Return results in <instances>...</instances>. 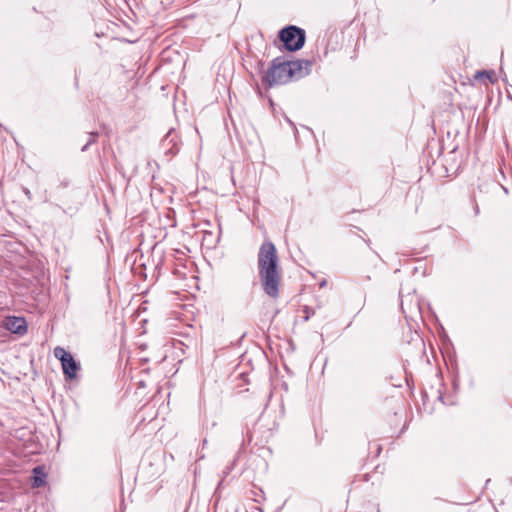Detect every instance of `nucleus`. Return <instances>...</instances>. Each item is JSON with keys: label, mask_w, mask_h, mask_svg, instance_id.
<instances>
[{"label": "nucleus", "mask_w": 512, "mask_h": 512, "mask_svg": "<svg viewBox=\"0 0 512 512\" xmlns=\"http://www.w3.org/2000/svg\"><path fill=\"white\" fill-rule=\"evenodd\" d=\"M439 399H440L443 403H445V404H446V402L444 401V399H443V396H442V395H439Z\"/></svg>", "instance_id": "nucleus-15"}, {"label": "nucleus", "mask_w": 512, "mask_h": 512, "mask_svg": "<svg viewBox=\"0 0 512 512\" xmlns=\"http://www.w3.org/2000/svg\"><path fill=\"white\" fill-rule=\"evenodd\" d=\"M288 62L292 80L302 79L311 72L312 62L310 60L298 59Z\"/></svg>", "instance_id": "nucleus-5"}, {"label": "nucleus", "mask_w": 512, "mask_h": 512, "mask_svg": "<svg viewBox=\"0 0 512 512\" xmlns=\"http://www.w3.org/2000/svg\"><path fill=\"white\" fill-rule=\"evenodd\" d=\"M24 193L29 199H31V192L29 191V189L25 188Z\"/></svg>", "instance_id": "nucleus-10"}, {"label": "nucleus", "mask_w": 512, "mask_h": 512, "mask_svg": "<svg viewBox=\"0 0 512 512\" xmlns=\"http://www.w3.org/2000/svg\"><path fill=\"white\" fill-rule=\"evenodd\" d=\"M54 356L60 360L65 378L70 380L74 379L80 366L71 353L66 351L63 347L57 346L54 349Z\"/></svg>", "instance_id": "nucleus-4"}, {"label": "nucleus", "mask_w": 512, "mask_h": 512, "mask_svg": "<svg viewBox=\"0 0 512 512\" xmlns=\"http://www.w3.org/2000/svg\"><path fill=\"white\" fill-rule=\"evenodd\" d=\"M326 285V280H323L321 283H320V287H324Z\"/></svg>", "instance_id": "nucleus-13"}, {"label": "nucleus", "mask_w": 512, "mask_h": 512, "mask_svg": "<svg viewBox=\"0 0 512 512\" xmlns=\"http://www.w3.org/2000/svg\"><path fill=\"white\" fill-rule=\"evenodd\" d=\"M377 512H380L379 510H377Z\"/></svg>", "instance_id": "nucleus-17"}, {"label": "nucleus", "mask_w": 512, "mask_h": 512, "mask_svg": "<svg viewBox=\"0 0 512 512\" xmlns=\"http://www.w3.org/2000/svg\"><path fill=\"white\" fill-rule=\"evenodd\" d=\"M207 445V439H204L202 442V446L205 447Z\"/></svg>", "instance_id": "nucleus-14"}, {"label": "nucleus", "mask_w": 512, "mask_h": 512, "mask_svg": "<svg viewBox=\"0 0 512 512\" xmlns=\"http://www.w3.org/2000/svg\"><path fill=\"white\" fill-rule=\"evenodd\" d=\"M236 461H237V459L235 458V459L233 460V462H232L231 466H228V467L223 471V473H224L225 475H228V474L231 472V470L233 469V466H234V464L236 463Z\"/></svg>", "instance_id": "nucleus-9"}, {"label": "nucleus", "mask_w": 512, "mask_h": 512, "mask_svg": "<svg viewBox=\"0 0 512 512\" xmlns=\"http://www.w3.org/2000/svg\"><path fill=\"white\" fill-rule=\"evenodd\" d=\"M6 328L12 333L23 335L27 331V324L22 317H9L6 320Z\"/></svg>", "instance_id": "nucleus-6"}, {"label": "nucleus", "mask_w": 512, "mask_h": 512, "mask_svg": "<svg viewBox=\"0 0 512 512\" xmlns=\"http://www.w3.org/2000/svg\"><path fill=\"white\" fill-rule=\"evenodd\" d=\"M278 261L275 245L270 241L264 242L258 252L259 278L264 292L273 299L279 297L281 284Z\"/></svg>", "instance_id": "nucleus-1"}, {"label": "nucleus", "mask_w": 512, "mask_h": 512, "mask_svg": "<svg viewBox=\"0 0 512 512\" xmlns=\"http://www.w3.org/2000/svg\"><path fill=\"white\" fill-rule=\"evenodd\" d=\"M292 81L289 71V62L277 57L272 60L271 66L262 76V83L267 87L283 85Z\"/></svg>", "instance_id": "nucleus-2"}, {"label": "nucleus", "mask_w": 512, "mask_h": 512, "mask_svg": "<svg viewBox=\"0 0 512 512\" xmlns=\"http://www.w3.org/2000/svg\"><path fill=\"white\" fill-rule=\"evenodd\" d=\"M178 149H175L174 151V147L170 148V151L173 152V153H176Z\"/></svg>", "instance_id": "nucleus-16"}, {"label": "nucleus", "mask_w": 512, "mask_h": 512, "mask_svg": "<svg viewBox=\"0 0 512 512\" xmlns=\"http://www.w3.org/2000/svg\"><path fill=\"white\" fill-rule=\"evenodd\" d=\"M97 136H98L97 132H91L89 134V139H88L87 143L82 147L81 151H83V152L87 151L88 147L90 145H92L93 143H95Z\"/></svg>", "instance_id": "nucleus-8"}, {"label": "nucleus", "mask_w": 512, "mask_h": 512, "mask_svg": "<svg viewBox=\"0 0 512 512\" xmlns=\"http://www.w3.org/2000/svg\"><path fill=\"white\" fill-rule=\"evenodd\" d=\"M33 473L35 474L33 479V487H40L44 484V478L46 475L42 472V468L37 466L33 469Z\"/></svg>", "instance_id": "nucleus-7"}, {"label": "nucleus", "mask_w": 512, "mask_h": 512, "mask_svg": "<svg viewBox=\"0 0 512 512\" xmlns=\"http://www.w3.org/2000/svg\"><path fill=\"white\" fill-rule=\"evenodd\" d=\"M474 211H475V214L477 215L479 213V207L478 205L476 204L475 207H474Z\"/></svg>", "instance_id": "nucleus-12"}, {"label": "nucleus", "mask_w": 512, "mask_h": 512, "mask_svg": "<svg viewBox=\"0 0 512 512\" xmlns=\"http://www.w3.org/2000/svg\"><path fill=\"white\" fill-rule=\"evenodd\" d=\"M170 136H171V132H169V133L166 135V137H165V140H164V141H165V142H166V141H170V142H172V141H173V139H169V138H170Z\"/></svg>", "instance_id": "nucleus-11"}, {"label": "nucleus", "mask_w": 512, "mask_h": 512, "mask_svg": "<svg viewBox=\"0 0 512 512\" xmlns=\"http://www.w3.org/2000/svg\"><path fill=\"white\" fill-rule=\"evenodd\" d=\"M279 38L288 51L300 50L305 44V31L297 26H288L279 32Z\"/></svg>", "instance_id": "nucleus-3"}]
</instances>
